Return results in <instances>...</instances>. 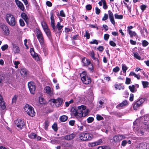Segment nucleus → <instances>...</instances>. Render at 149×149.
<instances>
[{
	"instance_id": "nucleus-26",
	"label": "nucleus",
	"mask_w": 149,
	"mask_h": 149,
	"mask_svg": "<svg viewBox=\"0 0 149 149\" xmlns=\"http://www.w3.org/2000/svg\"><path fill=\"white\" fill-rule=\"evenodd\" d=\"M141 103L139 101H137L134 105L133 108L134 110H136L140 106H141Z\"/></svg>"
},
{
	"instance_id": "nucleus-44",
	"label": "nucleus",
	"mask_w": 149,
	"mask_h": 149,
	"mask_svg": "<svg viewBox=\"0 0 149 149\" xmlns=\"http://www.w3.org/2000/svg\"><path fill=\"white\" fill-rule=\"evenodd\" d=\"M50 143L53 144H56L58 143V141L56 139H52L50 141Z\"/></svg>"
},
{
	"instance_id": "nucleus-57",
	"label": "nucleus",
	"mask_w": 149,
	"mask_h": 149,
	"mask_svg": "<svg viewBox=\"0 0 149 149\" xmlns=\"http://www.w3.org/2000/svg\"><path fill=\"white\" fill-rule=\"evenodd\" d=\"M119 70L120 69L119 68L118 66H116L113 69V70L114 72H118Z\"/></svg>"
},
{
	"instance_id": "nucleus-18",
	"label": "nucleus",
	"mask_w": 149,
	"mask_h": 149,
	"mask_svg": "<svg viewBox=\"0 0 149 149\" xmlns=\"http://www.w3.org/2000/svg\"><path fill=\"white\" fill-rule=\"evenodd\" d=\"M30 52L33 58H35L36 60H39V58L38 56V54L34 52L33 48H31L30 49Z\"/></svg>"
},
{
	"instance_id": "nucleus-61",
	"label": "nucleus",
	"mask_w": 149,
	"mask_h": 149,
	"mask_svg": "<svg viewBox=\"0 0 149 149\" xmlns=\"http://www.w3.org/2000/svg\"><path fill=\"white\" fill-rule=\"evenodd\" d=\"M146 99L144 98H142L140 99L138 101H139L141 103V105L145 101Z\"/></svg>"
},
{
	"instance_id": "nucleus-16",
	"label": "nucleus",
	"mask_w": 149,
	"mask_h": 149,
	"mask_svg": "<svg viewBox=\"0 0 149 149\" xmlns=\"http://www.w3.org/2000/svg\"><path fill=\"white\" fill-rule=\"evenodd\" d=\"M15 2L17 6L22 11H24V7L23 3L18 0H15Z\"/></svg>"
},
{
	"instance_id": "nucleus-30",
	"label": "nucleus",
	"mask_w": 149,
	"mask_h": 149,
	"mask_svg": "<svg viewBox=\"0 0 149 149\" xmlns=\"http://www.w3.org/2000/svg\"><path fill=\"white\" fill-rule=\"evenodd\" d=\"M28 136L30 138L34 139H36L37 135L34 133H31L29 134L28 135Z\"/></svg>"
},
{
	"instance_id": "nucleus-2",
	"label": "nucleus",
	"mask_w": 149,
	"mask_h": 149,
	"mask_svg": "<svg viewBox=\"0 0 149 149\" xmlns=\"http://www.w3.org/2000/svg\"><path fill=\"white\" fill-rule=\"evenodd\" d=\"M36 37L39 42L40 45L42 47L45 45L44 39L42 32L40 30L37 28L36 29Z\"/></svg>"
},
{
	"instance_id": "nucleus-21",
	"label": "nucleus",
	"mask_w": 149,
	"mask_h": 149,
	"mask_svg": "<svg viewBox=\"0 0 149 149\" xmlns=\"http://www.w3.org/2000/svg\"><path fill=\"white\" fill-rule=\"evenodd\" d=\"M82 62L83 63V65L85 66L91 64L90 61L85 57L82 58Z\"/></svg>"
},
{
	"instance_id": "nucleus-6",
	"label": "nucleus",
	"mask_w": 149,
	"mask_h": 149,
	"mask_svg": "<svg viewBox=\"0 0 149 149\" xmlns=\"http://www.w3.org/2000/svg\"><path fill=\"white\" fill-rule=\"evenodd\" d=\"M24 109L25 111L29 116L32 117L34 116L35 113L31 106L27 104L25 106Z\"/></svg>"
},
{
	"instance_id": "nucleus-64",
	"label": "nucleus",
	"mask_w": 149,
	"mask_h": 149,
	"mask_svg": "<svg viewBox=\"0 0 149 149\" xmlns=\"http://www.w3.org/2000/svg\"><path fill=\"white\" fill-rule=\"evenodd\" d=\"M86 8L88 10H90L92 9V6L90 4L87 5L86 6Z\"/></svg>"
},
{
	"instance_id": "nucleus-15",
	"label": "nucleus",
	"mask_w": 149,
	"mask_h": 149,
	"mask_svg": "<svg viewBox=\"0 0 149 149\" xmlns=\"http://www.w3.org/2000/svg\"><path fill=\"white\" fill-rule=\"evenodd\" d=\"M44 89L46 93L50 96H52L54 94L53 89L51 88L50 87L46 86L45 87Z\"/></svg>"
},
{
	"instance_id": "nucleus-28",
	"label": "nucleus",
	"mask_w": 149,
	"mask_h": 149,
	"mask_svg": "<svg viewBox=\"0 0 149 149\" xmlns=\"http://www.w3.org/2000/svg\"><path fill=\"white\" fill-rule=\"evenodd\" d=\"M47 37L50 38L51 37V32L49 28L44 30Z\"/></svg>"
},
{
	"instance_id": "nucleus-23",
	"label": "nucleus",
	"mask_w": 149,
	"mask_h": 149,
	"mask_svg": "<svg viewBox=\"0 0 149 149\" xmlns=\"http://www.w3.org/2000/svg\"><path fill=\"white\" fill-rule=\"evenodd\" d=\"M13 46V51L15 53H18L20 51L19 47L16 45L14 44H12Z\"/></svg>"
},
{
	"instance_id": "nucleus-52",
	"label": "nucleus",
	"mask_w": 149,
	"mask_h": 149,
	"mask_svg": "<svg viewBox=\"0 0 149 149\" xmlns=\"http://www.w3.org/2000/svg\"><path fill=\"white\" fill-rule=\"evenodd\" d=\"M73 100L72 99L69 102H65V105L66 107H68L69 105V104L72 103L73 102Z\"/></svg>"
},
{
	"instance_id": "nucleus-7",
	"label": "nucleus",
	"mask_w": 149,
	"mask_h": 149,
	"mask_svg": "<svg viewBox=\"0 0 149 149\" xmlns=\"http://www.w3.org/2000/svg\"><path fill=\"white\" fill-rule=\"evenodd\" d=\"M137 120H136L133 123L134 125V130L135 132L139 136H142L144 134V130L140 127L139 128H136L135 127L136 125L137 124Z\"/></svg>"
},
{
	"instance_id": "nucleus-9",
	"label": "nucleus",
	"mask_w": 149,
	"mask_h": 149,
	"mask_svg": "<svg viewBox=\"0 0 149 149\" xmlns=\"http://www.w3.org/2000/svg\"><path fill=\"white\" fill-rule=\"evenodd\" d=\"M126 135L119 134L113 136V140L115 142H120L121 140L126 138Z\"/></svg>"
},
{
	"instance_id": "nucleus-32",
	"label": "nucleus",
	"mask_w": 149,
	"mask_h": 149,
	"mask_svg": "<svg viewBox=\"0 0 149 149\" xmlns=\"http://www.w3.org/2000/svg\"><path fill=\"white\" fill-rule=\"evenodd\" d=\"M141 82L144 88H148V87L149 83L148 81H142Z\"/></svg>"
},
{
	"instance_id": "nucleus-8",
	"label": "nucleus",
	"mask_w": 149,
	"mask_h": 149,
	"mask_svg": "<svg viewBox=\"0 0 149 149\" xmlns=\"http://www.w3.org/2000/svg\"><path fill=\"white\" fill-rule=\"evenodd\" d=\"M15 124L18 128L20 129L24 128L25 124L24 121L20 119H17L15 121Z\"/></svg>"
},
{
	"instance_id": "nucleus-33",
	"label": "nucleus",
	"mask_w": 149,
	"mask_h": 149,
	"mask_svg": "<svg viewBox=\"0 0 149 149\" xmlns=\"http://www.w3.org/2000/svg\"><path fill=\"white\" fill-rule=\"evenodd\" d=\"M41 25L44 30L49 28L45 22H41Z\"/></svg>"
},
{
	"instance_id": "nucleus-35",
	"label": "nucleus",
	"mask_w": 149,
	"mask_h": 149,
	"mask_svg": "<svg viewBox=\"0 0 149 149\" xmlns=\"http://www.w3.org/2000/svg\"><path fill=\"white\" fill-rule=\"evenodd\" d=\"M122 69L123 71V72L124 73H126V70L127 69V66L125 64H123L122 65Z\"/></svg>"
},
{
	"instance_id": "nucleus-38",
	"label": "nucleus",
	"mask_w": 149,
	"mask_h": 149,
	"mask_svg": "<svg viewBox=\"0 0 149 149\" xmlns=\"http://www.w3.org/2000/svg\"><path fill=\"white\" fill-rule=\"evenodd\" d=\"M17 96L16 95H15L12 99V104H15L16 103L17 100Z\"/></svg>"
},
{
	"instance_id": "nucleus-46",
	"label": "nucleus",
	"mask_w": 149,
	"mask_h": 149,
	"mask_svg": "<svg viewBox=\"0 0 149 149\" xmlns=\"http://www.w3.org/2000/svg\"><path fill=\"white\" fill-rule=\"evenodd\" d=\"M97 149H110L107 146H100L98 147Z\"/></svg>"
},
{
	"instance_id": "nucleus-36",
	"label": "nucleus",
	"mask_w": 149,
	"mask_h": 149,
	"mask_svg": "<svg viewBox=\"0 0 149 149\" xmlns=\"http://www.w3.org/2000/svg\"><path fill=\"white\" fill-rule=\"evenodd\" d=\"M115 18L116 19H122L123 18V15H118L116 13L114 15Z\"/></svg>"
},
{
	"instance_id": "nucleus-49",
	"label": "nucleus",
	"mask_w": 149,
	"mask_h": 149,
	"mask_svg": "<svg viewBox=\"0 0 149 149\" xmlns=\"http://www.w3.org/2000/svg\"><path fill=\"white\" fill-rule=\"evenodd\" d=\"M8 47V46L7 44H6L1 47V49L2 51H4Z\"/></svg>"
},
{
	"instance_id": "nucleus-19",
	"label": "nucleus",
	"mask_w": 149,
	"mask_h": 149,
	"mask_svg": "<svg viewBox=\"0 0 149 149\" xmlns=\"http://www.w3.org/2000/svg\"><path fill=\"white\" fill-rule=\"evenodd\" d=\"M108 14L111 22L113 25H114L115 23L114 19V17L113 13L111 10H109L108 11Z\"/></svg>"
},
{
	"instance_id": "nucleus-41",
	"label": "nucleus",
	"mask_w": 149,
	"mask_h": 149,
	"mask_svg": "<svg viewBox=\"0 0 149 149\" xmlns=\"http://www.w3.org/2000/svg\"><path fill=\"white\" fill-rule=\"evenodd\" d=\"M19 21L20 25L21 26L23 27V26H25V24L24 21L22 19H20Z\"/></svg>"
},
{
	"instance_id": "nucleus-62",
	"label": "nucleus",
	"mask_w": 149,
	"mask_h": 149,
	"mask_svg": "<svg viewBox=\"0 0 149 149\" xmlns=\"http://www.w3.org/2000/svg\"><path fill=\"white\" fill-rule=\"evenodd\" d=\"M143 127L145 130L149 132V125L145 124Z\"/></svg>"
},
{
	"instance_id": "nucleus-39",
	"label": "nucleus",
	"mask_w": 149,
	"mask_h": 149,
	"mask_svg": "<svg viewBox=\"0 0 149 149\" xmlns=\"http://www.w3.org/2000/svg\"><path fill=\"white\" fill-rule=\"evenodd\" d=\"M115 87L116 89H118L119 90L120 89H124V87H122L120 85L116 84L115 85Z\"/></svg>"
},
{
	"instance_id": "nucleus-5",
	"label": "nucleus",
	"mask_w": 149,
	"mask_h": 149,
	"mask_svg": "<svg viewBox=\"0 0 149 149\" xmlns=\"http://www.w3.org/2000/svg\"><path fill=\"white\" fill-rule=\"evenodd\" d=\"M6 20L7 23L10 26H15L16 23V21L13 15L8 14L6 15Z\"/></svg>"
},
{
	"instance_id": "nucleus-31",
	"label": "nucleus",
	"mask_w": 149,
	"mask_h": 149,
	"mask_svg": "<svg viewBox=\"0 0 149 149\" xmlns=\"http://www.w3.org/2000/svg\"><path fill=\"white\" fill-rule=\"evenodd\" d=\"M129 88L132 92H136V89L135 88L134 85L130 86H129Z\"/></svg>"
},
{
	"instance_id": "nucleus-4",
	"label": "nucleus",
	"mask_w": 149,
	"mask_h": 149,
	"mask_svg": "<svg viewBox=\"0 0 149 149\" xmlns=\"http://www.w3.org/2000/svg\"><path fill=\"white\" fill-rule=\"evenodd\" d=\"M81 80L83 82L86 84H89L91 82V79L89 75L85 72H83L80 74Z\"/></svg>"
},
{
	"instance_id": "nucleus-24",
	"label": "nucleus",
	"mask_w": 149,
	"mask_h": 149,
	"mask_svg": "<svg viewBox=\"0 0 149 149\" xmlns=\"http://www.w3.org/2000/svg\"><path fill=\"white\" fill-rule=\"evenodd\" d=\"M91 56L92 58L94 60H95V64L99 65V61L98 59H97L95 57L94 53L92 51L90 53Z\"/></svg>"
},
{
	"instance_id": "nucleus-51",
	"label": "nucleus",
	"mask_w": 149,
	"mask_h": 149,
	"mask_svg": "<svg viewBox=\"0 0 149 149\" xmlns=\"http://www.w3.org/2000/svg\"><path fill=\"white\" fill-rule=\"evenodd\" d=\"M109 37V35L108 34H105L104 35V40H107Z\"/></svg>"
},
{
	"instance_id": "nucleus-54",
	"label": "nucleus",
	"mask_w": 149,
	"mask_h": 149,
	"mask_svg": "<svg viewBox=\"0 0 149 149\" xmlns=\"http://www.w3.org/2000/svg\"><path fill=\"white\" fill-rule=\"evenodd\" d=\"M95 13L97 15H99L100 12V10L97 7L95 8Z\"/></svg>"
},
{
	"instance_id": "nucleus-3",
	"label": "nucleus",
	"mask_w": 149,
	"mask_h": 149,
	"mask_svg": "<svg viewBox=\"0 0 149 149\" xmlns=\"http://www.w3.org/2000/svg\"><path fill=\"white\" fill-rule=\"evenodd\" d=\"M93 137V135L89 133L83 132L80 134L79 135L80 139L84 141L91 140Z\"/></svg>"
},
{
	"instance_id": "nucleus-40",
	"label": "nucleus",
	"mask_w": 149,
	"mask_h": 149,
	"mask_svg": "<svg viewBox=\"0 0 149 149\" xmlns=\"http://www.w3.org/2000/svg\"><path fill=\"white\" fill-rule=\"evenodd\" d=\"M134 56L138 60L141 59V57L137 53H134Z\"/></svg>"
},
{
	"instance_id": "nucleus-20",
	"label": "nucleus",
	"mask_w": 149,
	"mask_h": 149,
	"mask_svg": "<svg viewBox=\"0 0 149 149\" xmlns=\"http://www.w3.org/2000/svg\"><path fill=\"white\" fill-rule=\"evenodd\" d=\"M21 17L25 21L26 23L28 24L29 23V18H28L27 15L24 13H22L21 14Z\"/></svg>"
},
{
	"instance_id": "nucleus-55",
	"label": "nucleus",
	"mask_w": 149,
	"mask_h": 149,
	"mask_svg": "<svg viewBox=\"0 0 149 149\" xmlns=\"http://www.w3.org/2000/svg\"><path fill=\"white\" fill-rule=\"evenodd\" d=\"M90 43L91 44H95L96 45H97L98 44V42L97 41V40L95 39H94L92 41L90 42Z\"/></svg>"
},
{
	"instance_id": "nucleus-34",
	"label": "nucleus",
	"mask_w": 149,
	"mask_h": 149,
	"mask_svg": "<svg viewBox=\"0 0 149 149\" xmlns=\"http://www.w3.org/2000/svg\"><path fill=\"white\" fill-rule=\"evenodd\" d=\"M6 107L4 104V102H0V108L1 110L5 109Z\"/></svg>"
},
{
	"instance_id": "nucleus-58",
	"label": "nucleus",
	"mask_w": 149,
	"mask_h": 149,
	"mask_svg": "<svg viewBox=\"0 0 149 149\" xmlns=\"http://www.w3.org/2000/svg\"><path fill=\"white\" fill-rule=\"evenodd\" d=\"M127 143V141L126 140L123 141L121 144V145L123 146H125Z\"/></svg>"
},
{
	"instance_id": "nucleus-25",
	"label": "nucleus",
	"mask_w": 149,
	"mask_h": 149,
	"mask_svg": "<svg viewBox=\"0 0 149 149\" xmlns=\"http://www.w3.org/2000/svg\"><path fill=\"white\" fill-rule=\"evenodd\" d=\"M51 26L53 29V31L56 34L57 30H56V27H55V26L54 25V20H51Z\"/></svg>"
},
{
	"instance_id": "nucleus-13",
	"label": "nucleus",
	"mask_w": 149,
	"mask_h": 149,
	"mask_svg": "<svg viewBox=\"0 0 149 149\" xmlns=\"http://www.w3.org/2000/svg\"><path fill=\"white\" fill-rule=\"evenodd\" d=\"M137 149H149V144L146 143L139 144L137 146Z\"/></svg>"
},
{
	"instance_id": "nucleus-48",
	"label": "nucleus",
	"mask_w": 149,
	"mask_h": 149,
	"mask_svg": "<svg viewBox=\"0 0 149 149\" xmlns=\"http://www.w3.org/2000/svg\"><path fill=\"white\" fill-rule=\"evenodd\" d=\"M108 19V16L107 14L105 13L104 17H103L102 20V21H105Z\"/></svg>"
},
{
	"instance_id": "nucleus-14",
	"label": "nucleus",
	"mask_w": 149,
	"mask_h": 149,
	"mask_svg": "<svg viewBox=\"0 0 149 149\" xmlns=\"http://www.w3.org/2000/svg\"><path fill=\"white\" fill-rule=\"evenodd\" d=\"M49 102H52L53 103H56V105L57 107H59L62 104L63 100L60 98H58L57 100H55L54 99H51L49 101Z\"/></svg>"
},
{
	"instance_id": "nucleus-60",
	"label": "nucleus",
	"mask_w": 149,
	"mask_h": 149,
	"mask_svg": "<svg viewBox=\"0 0 149 149\" xmlns=\"http://www.w3.org/2000/svg\"><path fill=\"white\" fill-rule=\"evenodd\" d=\"M131 79H130L128 78H127L126 79L125 83L126 84H129L130 83Z\"/></svg>"
},
{
	"instance_id": "nucleus-37",
	"label": "nucleus",
	"mask_w": 149,
	"mask_h": 149,
	"mask_svg": "<svg viewBox=\"0 0 149 149\" xmlns=\"http://www.w3.org/2000/svg\"><path fill=\"white\" fill-rule=\"evenodd\" d=\"M128 33L131 38H132L133 36H135L136 35V34L135 31H129Z\"/></svg>"
},
{
	"instance_id": "nucleus-63",
	"label": "nucleus",
	"mask_w": 149,
	"mask_h": 149,
	"mask_svg": "<svg viewBox=\"0 0 149 149\" xmlns=\"http://www.w3.org/2000/svg\"><path fill=\"white\" fill-rule=\"evenodd\" d=\"M19 64V62L18 61H15L14 63V64L15 66V68H18V65Z\"/></svg>"
},
{
	"instance_id": "nucleus-27",
	"label": "nucleus",
	"mask_w": 149,
	"mask_h": 149,
	"mask_svg": "<svg viewBox=\"0 0 149 149\" xmlns=\"http://www.w3.org/2000/svg\"><path fill=\"white\" fill-rule=\"evenodd\" d=\"M127 104V100H125L123 101V102L119 104L117 106V107L118 108L119 107H122L124 106H126Z\"/></svg>"
},
{
	"instance_id": "nucleus-53",
	"label": "nucleus",
	"mask_w": 149,
	"mask_h": 149,
	"mask_svg": "<svg viewBox=\"0 0 149 149\" xmlns=\"http://www.w3.org/2000/svg\"><path fill=\"white\" fill-rule=\"evenodd\" d=\"M95 142L96 145L97 146L98 145L101 144L102 143L103 141L101 139H99L97 141H95Z\"/></svg>"
},
{
	"instance_id": "nucleus-42",
	"label": "nucleus",
	"mask_w": 149,
	"mask_h": 149,
	"mask_svg": "<svg viewBox=\"0 0 149 149\" xmlns=\"http://www.w3.org/2000/svg\"><path fill=\"white\" fill-rule=\"evenodd\" d=\"M103 3V8L105 9H106L107 8L108 6L106 3L105 0H102Z\"/></svg>"
},
{
	"instance_id": "nucleus-17",
	"label": "nucleus",
	"mask_w": 149,
	"mask_h": 149,
	"mask_svg": "<svg viewBox=\"0 0 149 149\" xmlns=\"http://www.w3.org/2000/svg\"><path fill=\"white\" fill-rule=\"evenodd\" d=\"M63 27V26L61 25L60 22H58L56 25V33H58V35H60L61 33V32L62 31V29Z\"/></svg>"
},
{
	"instance_id": "nucleus-22",
	"label": "nucleus",
	"mask_w": 149,
	"mask_h": 149,
	"mask_svg": "<svg viewBox=\"0 0 149 149\" xmlns=\"http://www.w3.org/2000/svg\"><path fill=\"white\" fill-rule=\"evenodd\" d=\"M21 75L23 77H26L27 74V70L24 68H22L20 71Z\"/></svg>"
},
{
	"instance_id": "nucleus-12",
	"label": "nucleus",
	"mask_w": 149,
	"mask_h": 149,
	"mask_svg": "<svg viewBox=\"0 0 149 149\" xmlns=\"http://www.w3.org/2000/svg\"><path fill=\"white\" fill-rule=\"evenodd\" d=\"M1 28L5 35L8 36L9 35L10 31L9 29L6 25L4 24H2L1 25Z\"/></svg>"
},
{
	"instance_id": "nucleus-11",
	"label": "nucleus",
	"mask_w": 149,
	"mask_h": 149,
	"mask_svg": "<svg viewBox=\"0 0 149 149\" xmlns=\"http://www.w3.org/2000/svg\"><path fill=\"white\" fill-rule=\"evenodd\" d=\"M76 134L75 133H72L71 134L63 136L61 137V139L66 140H70L73 139L75 137Z\"/></svg>"
},
{
	"instance_id": "nucleus-50",
	"label": "nucleus",
	"mask_w": 149,
	"mask_h": 149,
	"mask_svg": "<svg viewBox=\"0 0 149 149\" xmlns=\"http://www.w3.org/2000/svg\"><path fill=\"white\" fill-rule=\"evenodd\" d=\"M94 120V118L92 117H90L87 119V122L89 123L92 122Z\"/></svg>"
},
{
	"instance_id": "nucleus-1",
	"label": "nucleus",
	"mask_w": 149,
	"mask_h": 149,
	"mask_svg": "<svg viewBox=\"0 0 149 149\" xmlns=\"http://www.w3.org/2000/svg\"><path fill=\"white\" fill-rule=\"evenodd\" d=\"M86 107L85 106L81 105L79 106L77 109L73 107L71 110V113L80 121L82 120V117H84L87 116L89 110L86 109Z\"/></svg>"
},
{
	"instance_id": "nucleus-59",
	"label": "nucleus",
	"mask_w": 149,
	"mask_h": 149,
	"mask_svg": "<svg viewBox=\"0 0 149 149\" xmlns=\"http://www.w3.org/2000/svg\"><path fill=\"white\" fill-rule=\"evenodd\" d=\"M90 34L87 31H86L85 32V35L84 36V37H86L87 39H89L90 38Z\"/></svg>"
},
{
	"instance_id": "nucleus-56",
	"label": "nucleus",
	"mask_w": 149,
	"mask_h": 149,
	"mask_svg": "<svg viewBox=\"0 0 149 149\" xmlns=\"http://www.w3.org/2000/svg\"><path fill=\"white\" fill-rule=\"evenodd\" d=\"M96 118L97 120H100L103 119V118L100 115H97Z\"/></svg>"
},
{
	"instance_id": "nucleus-29",
	"label": "nucleus",
	"mask_w": 149,
	"mask_h": 149,
	"mask_svg": "<svg viewBox=\"0 0 149 149\" xmlns=\"http://www.w3.org/2000/svg\"><path fill=\"white\" fill-rule=\"evenodd\" d=\"M68 117L65 115H63L61 116L59 118L60 120L62 122L65 121L68 119Z\"/></svg>"
},
{
	"instance_id": "nucleus-10",
	"label": "nucleus",
	"mask_w": 149,
	"mask_h": 149,
	"mask_svg": "<svg viewBox=\"0 0 149 149\" xmlns=\"http://www.w3.org/2000/svg\"><path fill=\"white\" fill-rule=\"evenodd\" d=\"M28 86L31 93L34 94L36 89L35 83L32 81L29 82L28 83Z\"/></svg>"
},
{
	"instance_id": "nucleus-43",
	"label": "nucleus",
	"mask_w": 149,
	"mask_h": 149,
	"mask_svg": "<svg viewBox=\"0 0 149 149\" xmlns=\"http://www.w3.org/2000/svg\"><path fill=\"white\" fill-rule=\"evenodd\" d=\"M148 42L147 41L144 40L142 41V45L143 46L145 47L148 45Z\"/></svg>"
},
{
	"instance_id": "nucleus-45",
	"label": "nucleus",
	"mask_w": 149,
	"mask_h": 149,
	"mask_svg": "<svg viewBox=\"0 0 149 149\" xmlns=\"http://www.w3.org/2000/svg\"><path fill=\"white\" fill-rule=\"evenodd\" d=\"M39 102L41 104H45V101L44 99L42 97H40L39 99Z\"/></svg>"
},
{
	"instance_id": "nucleus-47",
	"label": "nucleus",
	"mask_w": 149,
	"mask_h": 149,
	"mask_svg": "<svg viewBox=\"0 0 149 149\" xmlns=\"http://www.w3.org/2000/svg\"><path fill=\"white\" fill-rule=\"evenodd\" d=\"M53 129L55 131H56L58 130L57 125L56 124H54L52 126Z\"/></svg>"
}]
</instances>
